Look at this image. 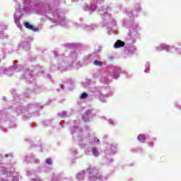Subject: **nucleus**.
Returning <instances> with one entry per match:
<instances>
[{
  "mask_svg": "<svg viewBox=\"0 0 181 181\" xmlns=\"http://www.w3.org/2000/svg\"><path fill=\"white\" fill-rule=\"evenodd\" d=\"M87 97H88V95L87 94V93H83L80 95L81 100H84V98H87Z\"/></svg>",
  "mask_w": 181,
  "mask_h": 181,
  "instance_id": "obj_6",
  "label": "nucleus"
},
{
  "mask_svg": "<svg viewBox=\"0 0 181 181\" xmlns=\"http://www.w3.org/2000/svg\"><path fill=\"white\" fill-rule=\"evenodd\" d=\"M46 163H47V165H52V159L47 158V159L46 160Z\"/></svg>",
  "mask_w": 181,
  "mask_h": 181,
  "instance_id": "obj_7",
  "label": "nucleus"
},
{
  "mask_svg": "<svg viewBox=\"0 0 181 181\" xmlns=\"http://www.w3.org/2000/svg\"><path fill=\"white\" fill-rule=\"evenodd\" d=\"M24 25L26 28V29H29L30 30H33V32H37V28L33 27V25H30L28 22H25L24 23Z\"/></svg>",
  "mask_w": 181,
  "mask_h": 181,
  "instance_id": "obj_2",
  "label": "nucleus"
},
{
  "mask_svg": "<svg viewBox=\"0 0 181 181\" xmlns=\"http://www.w3.org/2000/svg\"><path fill=\"white\" fill-rule=\"evenodd\" d=\"M124 46H125V42L119 40H117L114 45L115 49H119V47H124Z\"/></svg>",
  "mask_w": 181,
  "mask_h": 181,
  "instance_id": "obj_1",
  "label": "nucleus"
},
{
  "mask_svg": "<svg viewBox=\"0 0 181 181\" xmlns=\"http://www.w3.org/2000/svg\"><path fill=\"white\" fill-rule=\"evenodd\" d=\"M93 64H95V66H103V62L95 60Z\"/></svg>",
  "mask_w": 181,
  "mask_h": 181,
  "instance_id": "obj_5",
  "label": "nucleus"
},
{
  "mask_svg": "<svg viewBox=\"0 0 181 181\" xmlns=\"http://www.w3.org/2000/svg\"><path fill=\"white\" fill-rule=\"evenodd\" d=\"M92 153L94 156H98L100 155V153H98V151L95 148H92Z\"/></svg>",
  "mask_w": 181,
  "mask_h": 181,
  "instance_id": "obj_4",
  "label": "nucleus"
},
{
  "mask_svg": "<svg viewBox=\"0 0 181 181\" xmlns=\"http://www.w3.org/2000/svg\"><path fill=\"white\" fill-rule=\"evenodd\" d=\"M149 145H150L151 148H153V143L152 141H151V142L149 143Z\"/></svg>",
  "mask_w": 181,
  "mask_h": 181,
  "instance_id": "obj_8",
  "label": "nucleus"
},
{
  "mask_svg": "<svg viewBox=\"0 0 181 181\" xmlns=\"http://www.w3.org/2000/svg\"><path fill=\"white\" fill-rule=\"evenodd\" d=\"M137 139L138 141H139V142H141V144H144L145 141H146V137L144 134H140L138 136Z\"/></svg>",
  "mask_w": 181,
  "mask_h": 181,
  "instance_id": "obj_3",
  "label": "nucleus"
}]
</instances>
